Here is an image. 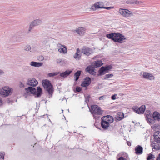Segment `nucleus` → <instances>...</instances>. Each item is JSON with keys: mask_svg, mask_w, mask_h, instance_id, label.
<instances>
[{"mask_svg": "<svg viewBox=\"0 0 160 160\" xmlns=\"http://www.w3.org/2000/svg\"><path fill=\"white\" fill-rule=\"evenodd\" d=\"M42 94V89L40 87H37V91H36V92L35 94L36 95V97H39Z\"/></svg>", "mask_w": 160, "mask_h": 160, "instance_id": "19", "label": "nucleus"}, {"mask_svg": "<svg viewBox=\"0 0 160 160\" xmlns=\"http://www.w3.org/2000/svg\"><path fill=\"white\" fill-rule=\"evenodd\" d=\"M25 68L26 69H28V68H29V67L28 66H26L25 67Z\"/></svg>", "mask_w": 160, "mask_h": 160, "instance_id": "58", "label": "nucleus"}, {"mask_svg": "<svg viewBox=\"0 0 160 160\" xmlns=\"http://www.w3.org/2000/svg\"><path fill=\"white\" fill-rule=\"evenodd\" d=\"M97 3H98V5H99L100 6H103V3L102 2H98Z\"/></svg>", "mask_w": 160, "mask_h": 160, "instance_id": "51", "label": "nucleus"}, {"mask_svg": "<svg viewBox=\"0 0 160 160\" xmlns=\"http://www.w3.org/2000/svg\"><path fill=\"white\" fill-rule=\"evenodd\" d=\"M154 141L157 143H160V135L154 138Z\"/></svg>", "mask_w": 160, "mask_h": 160, "instance_id": "30", "label": "nucleus"}, {"mask_svg": "<svg viewBox=\"0 0 160 160\" xmlns=\"http://www.w3.org/2000/svg\"><path fill=\"white\" fill-rule=\"evenodd\" d=\"M118 12L121 15L125 18L130 17L133 15L131 12L126 9L120 8Z\"/></svg>", "mask_w": 160, "mask_h": 160, "instance_id": "6", "label": "nucleus"}, {"mask_svg": "<svg viewBox=\"0 0 160 160\" xmlns=\"http://www.w3.org/2000/svg\"><path fill=\"white\" fill-rule=\"evenodd\" d=\"M81 90V88L79 87H77L76 88V92H80Z\"/></svg>", "mask_w": 160, "mask_h": 160, "instance_id": "43", "label": "nucleus"}, {"mask_svg": "<svg viewBox=\"0 0 160 160\" xmlns=\"http://www.w3.org/2000/svg\"><path fill=\"white\" fill-rule=\"evenodd\" d=\"M30 25L33 28L34 27L37 26L36 24V23L34 20L32 21L30 23Z\"/></svg>", "mask_w": 160, "mask_h": 160, "instance_id": "39", "label": "nucleus"}, {"mask_svg": "<svg viewBox=\"0 0 160 160\" xmlns=\"http://www.w3.org/2000/svg\"><path fill=\"white\" fill-rule=\"evenodd\" d=\"M142 76L144 78L151 80H154L155 78L154 76L152 75L147 72H144Z\"/></svg>", "mask_w": 160, "mask_h": 160, "instance_id": "13", "label": "nucleus"}, {"mask_svg": "<svg viewBox=\"0 0 160 160\" xmlns=\"http://www.w3.org/2000/svg\"><path fill=\"white\" fill-rule=\"evenodd\" d=\"M82 52L84 54L87 56H89L93 52L91 48L85 46L82 48Z\"/></svg>", "mask_w": 160, "mask_h": 160, "instance_id": "10", "label": "nucleus"}, {"mask_svg": "<svg viewBox=\"0 0 160 160\" xmlns=\"http://www.w3.org/2000/svg\"><path fill=\"white\" fill-rule=\"evenodd\" d=\"M72 72V70H67L65 72L60 74V76L63 78H66L70 75Z\"/></svg>", "mask_w": 160, "mask_h": 160, "instance_id": "18", "label": "nucleus"}, {"mask_svg": "<svg viewBox=\"0 0 160 160\" xmlns=\"http://www.w3.org/2000/svg\"><path fill=\"white\" fill-rule=\"evenodd\" d=\"M81 71L78 70L76 72L74 75V80L75 81H77L79 78V77L81 75Z\"/></svg>", "mask_w": 160, "mask_h": 160, "instance_id": "23", "label": "nucleus"}, {"mask_svg": "<svg viewBox=\"0 0 160 160\" xmlns=\"http://www.w3.org/2000/svg\"><path fill=\"white\" fill-rule=\"evenodd\" d=\"M62 112H63V110L62 109Z\"/></svg>", "mask_w": 160, "mask_h": 160, "instance_id": "62", "label": "nucleus"}, {"mask_svg": "<svg viewBox=\"0 0 160 160\" xmlns=\"http://www.w3.org/2000/svg\"><path fill=\"white\" fill-rule=\"evenodd\" d=\"M81 56L80 54H79L77 53H76L74 56V58L77 60H79L80 59Z\"/></svg>", "mask_w": 160, "mask_h": 160, "instance_id": "32", "label": "nucleus"}, {"mask_svg": "<svg viewBox=\"0 0 160 160\" xmlns=\"http://www.w3.org/2000/svg\"><path fill=\"white\" fill-rule=\"evenodd\" d=\"M5 154L4 152H0V159H4V156Z\"/></svg>", "mask_w": 160, "mask_h": 160, "instance_id": "38", "label": "nucleus"}, {"mask_svg": "<svg viewBox=\"0 0 160 160\" xmlns=\"http://www.w3.org/2000/svg\"><path fill=\"white\" fill-rule=\"evenodd\" d=\"M132 109L138 114H143L145 110L146 106L145 105H142L139 108L137 106H134L132 107Z\"/></svg>", "mask_w": 160, "mask_h": 160, "instance_id": "8", "label": "nucleus"}, {"mask_svg": "<svg viewBox=\"0 0 160 160\" xmlns=\"http://www.w3.org/2000/svg\"><path fill=\"white\" fill-rule=\"evenodd\" d=\"M4 73L3 71L1 69H0V75Z\"/></svg>", "mask_w": 160, "mask_h": 160, "instance_id": "53", "label": "nucleus"}, {"mask_svg": "<svg viewBox=\"0 0 160 160\" xmlns=\"http://www.w3.org/2000/svg\"><path fill=\"white\" fill-rule=\"evenodd\" d=\"M31 47L29 45L26 46L24 48V50L27 51H29L31 50Z\"/></svg>", "mask_w": 160, "mask_h": 160, "instance_id": "37", "label": "nucleus"}, {"mask_svg": "<svg viewBox=\"0 0 160 160\" xmlns=\"http://www.w3.org/2000/svg\"><path fill=\"white\" fill-rule=\"evenodd\" d=\"M146 120L151 124H153L155 122V120L160 121V114L157 112H154L153 113L152 117L151 115H146Z\"/></svg>", "mask_w": 160, "mask_h": 160, "instance_id": "2", "label": "nucleus"}, {"mask_svg": "<svg viewBox=\"0 0 160 160\" xmlns=\"http://www.w3.org/2000/svg\"><path fill=\"white\" fill-rule=\"evenodd\" d=\"M156 160H160V153L159 154L158 157L157 158Z\"/></svg>", "mask_w": 160, "mask_h": 160, "instance_id": "55", "label": "nucleus"}, {"mask_svg": "<svg viewBox=\"0 0 160 160\" xmlns=\"http://www.w3.org/2000/svg\"><path fill=\"white\" fill-rule=\"evenodd\" d=\"M89 110L91 114L98 113V114H102L103 113L100 108L96 105H92L91 106V108H89Z\"/></svg>", "mask_w": 160, "mask_h": 160, "instance_id": "5", "label": "nucleus"}, {"mask_svg": "<svg viewBox=\"0 0 160 160\" xmlns=\"http://www.w3.org/2000/svg\"><path fill=\"white\" fill-rule=\"evenodd\" d=\"M85 28L82 27L79 28L76 30V32L80 35H83L85 33Z\"/></svg>", "mask_w": 160, "mask_h": 160, "instance_id": "17", "label": "nucleus"}, {"mask_svg": "<svg viewBox=\"0 0 160 160\" xmlns=\"http://www.w3.org/2000/svg\"><path fill=\"white\" fill-rule=\"evenodd\" d=\"M117 160H127L125 158H124L122 156L120 157Z\"/></svg>", "mask_w": 160, "mask_h": 160, "instance_id": "45", "label": "nucleus"}, {"mask_svg": "<svg viewBox=\"0 0 160 160\" xmlns=\"http://www.w3.org/2000/svg\"><path fill=\"white\" fill-rule=\"evenodd\" d=\"M12 89L8 86L4 87L0 91V95L2 97H6L12 93Z\"/></svg>", "mask_w": 160, "mask_h": 160, "instance_id": "4", "label": "nucleus"}, {"mask_svg": "<svg viewBox=\"0 0 160 160\" xmlns=\"http://www.w3.org/2000/svg\"><path fill=\"white\" fill-rule=\"evenodd\" d=\"M106 37L109 39H111L115 42L119 43L125 42L124 40L126 39L125 36L120 33H111L107 34Z\"/></svg>", "mask_w": 160, "mask_h": 160, "instance_id": "1", "label": "nucleus"}, {"mask_svg": "<svg viewBox=\"0 0 160 160\" xmlns=\"http://www.w3.org/2000/svg\"><path fill=\"white\" fill-rule=\"evenodd\" d=\"M92 114L93 115L94 118L96 119H98L100 118V117L99 116V115H101L98 114V113H93Z\"/></svg>", "mask_w": 160, "mask_h": 160, "instance_id": "35", "label": "nucleus"}, {"mask_svg": "<svg viewBox=\"0 0 160 160\" xmlns=\"http://www.w3.org/2000/svg\"><path fill=\"white\" fill-rule=\"evenodd\" d=\"M151 145L152 149H154L156 150H158L160 149V144L155 145V143L153 142H151Z\"/></svg>", "mask_w": 160, "mask_h": 160, "instance_id": "24", "label": "nucleus"}, {"mask_svg": "<svg viewBox=\"0 0 160 160\" xmlns=\"http://www.w3.org/2000/svg\"><path fill=\"white\" fill-rule=\"evenodd\" d=\"M34 21L36 24L37 26L41 24L42 23V21L40 19H36L34 20Z\"/></svg>", "mask_w": 160, "mask_h": 160, "instance_id": "34", "label": "nucleus"}, {"mask_svg": "<svg viewBox=\"0 0 160 160\" xmlns=\"http://www.w3.org/2000/svg\"><path fill=\"white\" fill-rule=\"evenodd\" d=\"M49 40H48V39H46L43 41V43L44 45L46 46H48V45H49Z\"/></svg>", "mask_w": 160, "mask_h": 160, "instance_id": "33", "label": "nucleus"}, {"mask_svg": "<svg viewBox=\"0 0 160 160\" xmlns=\"http://www.w3.org/2000/svg\"><path fill=\"white\" fill-rule=\"evenodd\" d=\"M143 148L142 147L139 145H138L135 148V153L138 155L142 154L143 152Z\"/></svg>", "mask_w": 160, "mask_h": 160, "instance_id": "14", "label": "nucleus"}, {"mask_svg": "<svg viewBox=\"0 0 160 160\" xmlns=\"http://www.w3.org/2000/svg\"><path fill=\"white\" fill-rule=\"evenodd\" d=\"M98 3H95L93 5H92L91 7V9L93 11L96 10L98 8H101V6H100L98 5Z\"/></svg>", "mask_w": 160, "mask_h": 160, "instance_id": "25", "label": "nucleus"}, {"mask_svg": "<svg viewBox=\"0 0 160 160\" xmlns=\"http://www.w3.org/2000/svg\"><path fill=\"white\" fill-rule=\"evenodd\" d=\"M160 136V132L159 131H157L155 132L154 135H153V136L154 138H155V137H157V136Z\"/></svg>", "mask_w": 160, "mask_h": 160, "instance_id": "41", "label": "nucleus"}, {"mask_svg": "<svg viewBox=\"0 0 160 160\" xmlns=\"http://www.w3.org/2000/svg\"><path fill=\"white\" fill-rule=\"evenodd\" d=\"M58 51L61 53L63 54L66 53L67 52V48L65 46L62 48H59Z\"/></svg>", "mask_w": 160, "mask_h": 160, "instance_id": "27", "label": "nucleus"}, {"mask_svg": "<svg viewBox=\"0 0 160 160\" xmlns=\"http://www.w3.org/2000/svg\"><path fill=\"white\" fill-rule=\"evenodd\" d=\"M48 76L50 77H53L55 76V75L53 72L50 73L48 74Z\"/></svg>", "mask_w": 160, "mask_h": 160, "instance_id": "46", "label": "nucleus"}, {"mask_svg": "<svg viewBox=\"0 0 160 160\" xmlns=\"http://www.w3.org/2000/svg\"><path fill=\"white\" fill-rule=\"evenodd\" d=\"M155 158V156L153 155L150 154L147 157V160H153V158Z\"/></svg>", "mask_w": 160, "mask_h": 160, "instance_id": "29", "label": "nucleus"}, {"mask_svg": "<svg viewBox=\"0 0 160 160\" xmlns=\"http://www.w3.org/2000/svg\"><path fill=\"white\" fill-rule=\"evenodd\" d=\"M102 120L104 121V122H102V124L105 123L106 124V122L108 123L109 124L112 122L113 121V118L110 115H107L104 116L101 118Z\"/></svg>", "mask_w": 160, "mask_h": 160, "instance_id": "9", "label": "nucleus"}, {"mask_svg": "<svg viewBox=\"0 0 160 160\" xmlns=\"http://www.w3.org/2000/svg\"><path fill=\"white\" fill-rule=\"evenodd\" d=\"M85 102L87 103H88L89 101V99L90 98V95H88V96H85Z\"/></svg>", "mask_w": 160, "mask_h": 160, "instance_id": "36", "label": "nucleus"}, {"mask_svg": "<svg viewBox=\"0 0 160 160\" xmlns=\"http://www.w3.org/2000/svg\"><path fill=\"white\" fill-rule=\"evenodd\" d=\"M138 2L137 0H127L126 1V3L127 4H135L137 3Z\"/></svg>", "mask_w": 160, "mask_h": 160, "instance_id": "28", "label": "nucleus"}, {"mask_svg": "<svg viewBox=\"0 0 160 160\" xmlns=\"http://www.w3.org/2000/svg\"><path fill=\"white\" fill-rule=\"evenodd\" d=\"M117 95L116 94H114V95H113L111 97V99H112V100H115L116 99V96Z\"/></svg>", "mask_w": 160, "mask_h": 160, "instance_id": "49", "label": "nucleus"}, {"mask_svg": "<svg viewBox=\"0 0 160 160\" xmlns=\"http://www.w3.org/2000/svg\"><path fill=\"white\" fill-rule=\"evenodd\" d=\"M113 75L112 74H106L104 77V79L109 78L113 76Z\"/></svg>", "mask_w": 160, "mask_h": 160, "instance_id": "31", "label": "nucleus"}, {"mask_svg": "<svg viewBox=\"0 0 160 160\" xmlns=\"http://www.w3.org/2000/svg\"><path fill=\"white\" fill-rule=\"evenodd\" d=\"M33 28L30 25H29V27L28 29V33H30L31 32V30Z\"/></svg>", "mask_w": 160, "mask_h": 160, "instance_id": "47", "label": "nucleus"}, {"mask_svg": "<svg viewBox=\"0 0 160 160\" xmlns=\"http://www.w3.org/2000/svg\"><path fill=\"white\" fill-rule=\"evenodd\" d=\"M42 59H43V58L42 57Z\"/></svg>", "mask_w": 160, "mask_h": 160, "instance_id": "64", "label": "nucleus"}, {"mask_svg": "<svg viewBox=\"0 0 160 160\" xmlns=\"http://www.w3.org/2000/svg\"><path fill=\"white\" fill-rule=\"evenodd\" d=\"M127 144H128V145L129 146H130L131 145V142H127Z\"/></svg>", "mask_w": 160, "mask_h": 160, "instance_id": "54", "label": "nucleus"}, {"mask_svg": "<svg viewBox=\"0 0 160 160\" xmlns=\"http://www.w3.org/2000/svg\"><path fill=\"white\" fill-rule=\"evenodd\" d=\"M138 2H137V3L136 4H138L139 5H141L143 3V2L141 1H138Z\"/></svg>", "mask_w": 160, "mask_h": 160, "instance_id": "50", "label": "nucleus"}, {"mask_svg": "<svg viewBox=\"0 0 160 160\" xmlns=\"http://www.w3.org/2000/svg\"><path fill=\"white\" fill-rule=\"evenodd\" d=\"M80 52V51L79 50V48H77V52L76 53H78V52Z\"/></svg>", "mask_w": 160, "mask_h": 160, "instance_id": "57", "label": "nucleus"}, {"mask_svg": "<svg viewBox=\"0 0 160 160\" xmlns=\"http://www.w3.org/2000/svg\"><path fill=\"white\" fill-rule=\"evenodd\" d=\"M62 61V60L61 59H58L57 60V62L58 63H59V62H61Z\"/></svg>", "mask_w": 160, "mask_h": 160, "instance_id": "52", "label": "nucleus"}, {"mask_svg": "<svg viewBox=\"0 0 160 160\" xmlns=\"http://www.w3.org/2000/svg\"><path fill=\"white\" fill-rule=\"evenodd\" d=\"M112 68V66L111 65H107L105 67H101L98 71L99 74L98 75L101 76L104 74L108 72V71L111 69Z\"/></svg>", "mask_w": 160, "mask_h": 160, "instance_id": "7", "label": "nucleus"}, {"mask_svg": "<svg viewBox=\"0 0 160 160\" xmlns=\"http://www.w3.org/2000/svg\"><path fill=\"white\" fill-rule=\"evenodd\" d=\"M95 67L93 66L90 65L87 67L85 69V71L87 72H88L90 74L92 75L95 74L94 72Z\"/></svg>", "mask_w": 160, "mask_h": 160, "instance_id": "15", "label": "nucleus"}, {"mask_svg": "<svg viewBox=\"0 0 160 160\" xmlns=\"http://www.w3.org/2000/svg\"><path fill=\"white\" fill-rule=\"evenodd\" d=\"M97 128L98 129H100V128H99V127H97Z\"/></svg>", "mask_w": 160, "mask_h": 160, "instance_id": "60", "label": "nucleus"}, {"mask_svg": "<svg viewBox=\"0 0 160 160\" xmlns=\"http://www.w3.org/2000/svg\"><path fill=\"white\" fill-rule=\"evenodd\" d=\"M113 8V7H102L101 6V8H104L107 9V10H110L111 9H112Z\"/></svg>", "mask_w": 160, "mask_h": 160, "instance_id": "40", "label": "nucleus"}, {"mask_svg": "<svg viewBox=\"0 0 160 160\" xmlns=\"http://www.w3.org/2000/svg\"><path fill=\"white\" fill-rule=\"evenodd\" d=\"M42 84L49 95H52L53 88L50 82L48 80H43L42 81Z\"/></svg>", "mask_w": 160, "mask_h": 160, "instance_id": "3", "label": "nucleus"}, {"mask_svg": "<svg viewBox=\"0 0 160 160\" xmlns=\"http://www.w3.org/2000/svg\"><path fill=\"white\" fill-rule=\"evenodd\" d=\"M103 64L102 61L101 60H98L92 63V66L96 68L100 67L102 66Z\"/></svg>", "mask_w": 160, "mask_h": 160, "instance_id": "16", "label": "nucleus"}, {"mask_svg": "<svg viewBox=\"0 0 160 160\" xmlns=\"http://www.w3.org/2000/svg\"><path fill=\"white\" fill-rule=\"evenodd\" d=\"M91 82V79L89 77L86 78L81 84V86L87 87L89 86Z\"/></svg>", "mask_w": 160, "mask_h": 160, "instance_id": "12", "label": "nucleus"}, {"mask_svg": "<svg viewBox=\"0 0 160 160\" xmlns=\"http://www.w3.org/2000/svg\"><path fill=\"white\" fill-rule=\"evenodd\" d=\"M7 102H8V103H9V100H8V101H7Z\"/></svg>", "mask_w": 160, "mask_h": 160, "instance_id": "59", "label": "nucleus"}, {"mask_svg": "<svg viewBox=\"0 0 160 160\" xmlns=\"http://www.w3.org/2000/svg\"><path fill=\"white\" fill-rule=\"evenodd\" d=\"M53 73H54V74L55 75V76L58 75L59 73V72H54Z\"/></svg>", "mask_w": 160, "mask_h": 160, "instance_id": "56", "label": "nucleus"}, {"mask_svg": "<svg viewBox=\"0 0 160 160\" xmlns=\"http://www.w3.org/2000/svg\"><path fill=\"white\" fill-rule=\"evenodd\" d=\"M124 114L122 112H118L115 117L116 119L118 121L121 120L124 118Z\"/></svg>", "mask_w": 160, "mask_h": 160, "instance_id": "21", "label": "nucleus"}, {"mask_svg": "<svg viewBox=\"0 0 160 160\" xmlns=\"http://www.w3.org/2000/svg\"><path fill=\"white\" fill-rule=\"evenodd\" d=\"M104 122V121L102 120V119H101V126L104 129H107L108 127H109V124L108 123L106 122V124H105V123H103L102 124V122Z\"/></svg>", "mask_w": 160, "mask_h": 160, "instance_id": "26", "label": "nucleus"}, {"mask_svg": "<svg viewBox=\"0 0 160 160\" xmlns=\"http://www.w3.org/2000/svg\"><path fill=\"white\" fill-rule=\"evenodd\" d=\"M58 47L59 48H63V47H65V46L64 45H62L61 44H60L58 43L57 44Z\"/></svg>", "mask_w": 160, "mask_h": 160, "instance_id": "44", "label": "nucleus"}, {"mask_svg": "<svg viewBox=\"0 0 160 160\" xmlns=\"http://www.w3.org/2000/svg\"><path fill=\"white\" fill-rule=\"evenodd\" d=\"M97 128L98 129H100V128H99V127H97Z\"/></svg>", "mask_w": 160, "mask_h": 160, "instance_id": "61", "label": "nucleus"}, {"mask_svg": "<svg viewBox=\"0 0 160 160\" xmlns=\"http://www.w3.org/2000/svg\"><path fill=\"white\" fill-rule=\"evenodd\" d=\"M38 81L35 79L33 78H29L28 79L27 82V84L31 86H36L38 84Z\"/></svg>", "mask_w": 160, "mask_h": 160, "instance_id": "11", "label": "nucleus"}, {"mask_svg": "<svg viewBox=\"0 0 160 160\" xmlns=\"http://www.w3.org/2000/svg\"><path fill=\"white\" fill-rule=\"evenodd\" d=\"M106 97V95H103L102 96H101L99 98V100H104Z\"/></svg>", "mask_w": 160, "mask_h": 160, "instance_id": "42", "label": "nucleus"}, {"mask_svg": "<svg viewBox=\"0 0 160 160\" xmlns=\"http://www.w3.org/2000/svg\"><path fill=\"white\" fill-rule=\"evenodd\" d=\"M30 65L32 66L39 67L42 66L43 63L41 62H37L34 61H32L30 62Z\"/></svg>", "mask_w": 160, "mask_h": 160, "instance_id": "20", "label": "nucleus"}, {"mask_svg": "<svg viewBox=\"0 0 160 160\" xmlns=\"http://www.w3.org/2000/svg\"><path fill=\"white\" fill-rule=\"evenodd\" d=\"M25 90L27 91L30 92L31 93L35 95L36 92V89L34 88L31 87L26 88L25 89Z\"/></svg>", "mask_w": 160, "mask_h": 160, "instance_id": "22", "label": "nucleus"}, {"mask_svg": "<svg viewBox=\"0 0 160 160\" xmlns=\"http://www.w3.org/2000/svg\"><path fill=\"white\" fill-rule=\"evenodd\" d=\"M19 86L20 88H23L24 87V85L22 83V82H19Z\"/></svg>", "mask_w": 160, "mask_h": 160, "instance_id": "48", "label": "nucleus"}, {"mask_svg": "<svg viewBox=\"0 0 160 160\" xmlns=\"http://www.w3.org/2000/svg\"><path fill=\"white\" fill-rule=\"evenodd\" d=\"M62 112H63V110L62 109Z\"/></svg>", "mask_w": 160, "mask_h": 160, "instance_id": "63", "label": "nucleus"}]
</instances>
